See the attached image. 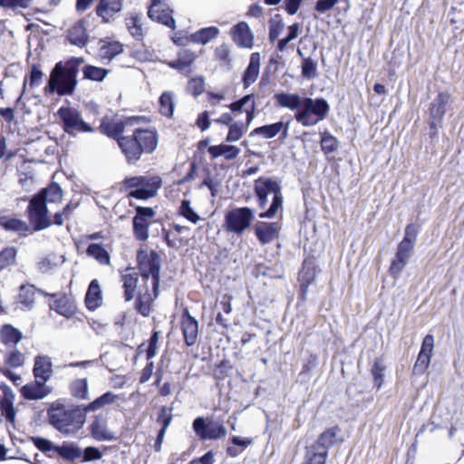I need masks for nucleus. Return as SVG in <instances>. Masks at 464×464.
Returning a JSON list of instances; mask_svg holds the SVG:
<instances>
[{
	"label": "nucleus",
	"mask_w": 464,
	"mask_h": 464,
	"mask_svg": "<svg viewBox=\"0 0 464 464\" xmlns=\"http://www.w3.org/2000/svg\"><path fill=\"white\" fill-rule=\"evenodd\" d=\"M159 339L160 332L156 330L152 331V334L148 341V347L145 351L146 359L148 361H150L157 354Z\"/></svg>",
	"instance_id": "obj_61"
},
{
	"label": "nucleus",
	"mask_w": 464,
	"mask_h": 464,
	"mask_svg": "<svg viewBox=\"0 0 464 464\" xmlns=\"http://www.w3.org/2000/svg\"><path fill=\"white\" fill-rule=\"evenodd\" d=\"M254 193L258 208L261 209L266 208L267 197L269 194H273L270 207L266 211L259 213L260 218H273L279 210H283L284 198L278 180L268 177H259L254 181Z\"/></svg>",
	"instance_id": "obj_6"
},
{
	"label": "nucleus",
	"mask_w": 464,
	"mask_h": 464,
	"mask_svg": "<svg viewBox=\"0 0 464 464\" xmlns=\"http://www.w3.org/2000/svg\"><path fill=\"white\" fill-rule=\"evenodd\" d=\"M190 228L187 226H181L179 224H170L169 229H162V237L170 248H179L188 242V238H184L182 235L188 233Z\"/></svg>",
	"instance_id": "obj_20"
},
{
	"label": "nucleus",
	"mask_w": 464,
	"mask_h": 464,
	"mask_svg": "<svg viewBox=\"0 0 464 464\" xmlns=\"http://www.w3.org/2000/svg\"><path fill=\"white\" fill-rule=\"evenodd\" d=\"M160 294V285L140 283L136 288L133 307L137 314L149 317L154 312V303Z\"/></svg>",
	"instance_id": "obj_10"
},
{
	"label": "nucleus",
	"mask_w": 464,
	"mask_h": 464,
	"mask_svg": "<svg viewBox=\"0 0 464 464\" xmlns=\"http://www.w3.org/2000/svg\"><path fill=\"white\" fill-rule=\"evenodd\" d=\"M408 262L394 256L391 261L388 269L390 276L394 279H397L401 276Z\"/></svg>",
	"instance_id": "obj_64"
},
{
	"label": "nucleus",
	"mask_w": 464,
	"mask_h": 464,
	"mask_svg": "<svg viewBox=\"0 0 464 464\" xmlns=\"http://www.w3.org/2000/svg\"><path fill=\"white\" fill-rule=\"evenodd\" d=\"M281 134L280 138L285 140L288 135V122L284 123L278 121L273 124L263 125L254 129L250 135H260L265 139H272L277 134Z\"/></svg>",
	"instance_id": "obj_26"
},
{
	"label": "nucleus",
	"mask_w": 464,
	"mask_h": 464,
	"mask_svg": "<svg viewBox=\"0 0 464 464\" xmlns=\"http://www.w3.org/2000/svg\"><path fill=\"white\" fill-rule=\"evenodd\" d=\"M233 368L229 360L224 359L216 365L214 377L218 381H223L227 377L229 371Z\"/></svg>",
	"instance_id": "obj_62"
},
{
	"label": "nucleus",
	"mask_w": 464,
	"mask_h": 464,
	"mask_svg": "<svg viewBox=\"0 0 464 464\" xmlns=\"http://www.w3.org/2000/svg\"><path fill=\"white\" fill-rule=\"evenodd\" d=\"M187 92L195 98L201 95L205 92V78L203 76H196L189 79Z\"/></svg>",
	"instance_id": "obj_54"
},
{
	"label": "nucleus",
	"mask_w": 464,
	"mask_h": 464,
	"mask_svg": "<svg viewBox=\"0 0 464 464\" xmlns=\"http://www.w3.org/2000/svg\"><path fill=\"white\" fill-rule=\"evenodd\" d=\"M214 59L221 66L229 67L231 63L229 46L226 44L218 46L214 51Z\"/></svg>",
	"instance_id": "obj_55"
},
{
	"label": "nucleus",
	"mask_w": 464,
	"mask_h": 464,
	"mask_svg": "<svg viewBox=\"0 0 464 464\" xmlns=\"http://www.w3.org/2000/svg\"><path fill=\"white\" fill-rule=\"evenodd\" d=\"M305 262L303 264L302 269L298 273L297 281L299 283V299L302 302L306 301L308 288L315 280V271L314 268H306Z\"/></svg>",
	"instance_id": "obj_31"
},
{
	"label": "nucleus",
	"mask_w": 464,
	"mask_h": 464,
	"mask_svg": "<svg viewBox=\"0 0 464 464\" xmlns=\"http://www.w3.org/2000/svg\"><path fill=\"white\" fill-rule=\"evenodd\" d=\"M219 34V30L216 26L201 28L193 35V41L201 44H206L212 39L216 38Z\"/></svg>",
	"instance_id": "obj_46"
},
{
	"label": "nucleus",
	"mask_w": 464,
	"mask_h": 464,
	"mask_svg": "<svg viewBox=\"0 0 464 464\" xmlns=\"http://www.w3.org/2000/svg\"><path fill=\"white\" fill-rule=\"evenodd\" d=\"M276 105L295 111V119L304 127L314 126L329 114L330 106L324 98L301 97L297 93L277 92L274 95Z\"/></svg>",
	"instance_id": "obj_3"
},
{
	"label": "nucleus",
	"mask_w": 464,
	"mask_h": 464,
	"mask_svg": "<svg viewBox=\"0 0 464 464\" xmlns=\"http://www.w3.org/2000/svg\"><path fill=\"white\" fill-rule=\"evenodd\" d=\"M91 436L99 441L111 440L113 436L107 429L106 420L96 417L89 426Z\"/></svg>",
	"instance_id": "obj_32"
},
{
	"label": "nucleus",
	"mask_w": 464,
	"mask_h": 464,
	"mask_svg": "<svg viewBox=\"0 0 464 464\" xmlns=\"http://www.w3.org/2000/svg\"><path fill=\"white\" fill-rule=\"evenodd\" d=\"M297 53L303 58L301 63L302 75L304 78L312 80L317 76V63L311 57H304L300 49Z\"/></svg>",
	"instance_id": "obj_43"
},
{
	"label": "nucleus",
	"mask_w": 464,
	"mask_h": 464,
	"mask_svg": "<svg viewBox=\"0 0 464 464\" xmlns=\"http://www.w3.org/2000/svg\"><path fill=\"white\" fill-rule=\"evenodd\" d=\"M100 51L103 58L111 60L123 52V45L116 41L107 42L101 46Z\"/></svg>",
	"instance_id": "obj_51"
},
{
	"label": "nucleus",
	"mask_w": 464,
	"mask_h": 464,
	"mask_svg": "<svg viewBox=\"0 0 464 464\" xmlns=\"http://www.w3.org/2000/svg\"><path fill=\"white\" fill-rule=\"evenodd\" d=\"M17 253L15 246H5L0 251V272L16 266Z\"/></svg>",
	"instance_id": "obj_40"
},
{
	"label": "nucleus",
	"mask_w": 464,
	"mask_h": 464,
	"mask_svg": "<svg viewBox=\"0 0 464 464\" xmlns=\"http://www.w3.org/2000/svg\"><path fill=\"white\" fill-rule=\"evenodd\" d=\"M431 355L419 352L417 360L413 365V372L418 374H423L430 363Z\"/></svg>",
	"instance_id": "obj_59"
},
{
	"label": "nucleus",
	"mask_w": 464,
	"mask_h": 464,
	"mask_svg": "<svg viewBox=\"0 0 464 464\" xmlns=\"http://www.w3.org/2000/svg\"><path fill=\"white\" fill-rule=\"evenodd\" d=\"M159 111L161 115L171 118L174 111L173 94L170 92H164L159 99Z\"/></svg>",
	"instance_id": "obj_42"
},
{
	"label": "nucleus",
	"mask_w": 464,
	"mask_h": 464,
	"mask_svg": "<svg viewBox=\"0 0 464 464\" xmlns=\"http://www.w3.org/2000/svg\"><path fill=\"white\" fill-rule=\"evenodd\" d=\"M54 451L63 459L73 461L82 456V450L74 443L63 442L56 446Z\"/></svg>",
	"instance_id": "obj_39"
},
{
	"label": "nucleus",
	"mask_w": 464,
	"mask_h": 464,
	"mask_svg": "<svg viewBox=\"0 0 464 464\" xmlns=\"http://www.w3.org/2000/svg\"><path fill=\"white\" fill-rule=\"evenodd\" d=\"M253 219L254 214L250 208H235L226 213L224 228L227 232L241 235L250 227Z\"/></svg>",
	"instance_id": "obj_11"
},
{
	"label": "nucleus",
	"mask_w": 464,
	"mask_h": 464,
	"mask_svg": "<svg viewBox=\"0 0 464 464\" xmlns=\"http://www.w3.org/2000/svg\"><path fill=\"white\" fill-rule=\"evenodd\" d=\"M177 214L192 224H197L200 220L199 215L193 209L188 199L181 200Z\"/></svg>",
	"instance_id": "obj_45"
},
{
	"label": "nucleus",
	"mask_w": 464,
	"mask_h": 464,
	"mask_svg": "<svg viewBox=\"0 0 464 464\" xmlns=\"http://www.w3.org/2000/svg\"><path fill=\"white\" fill-rule=\"evenodd\" d=\"M197 55L194 52L188 50V63L181 61V59L178 56V58L169 63V67L178 70L179 72L184 71L185 69H188L193 63L195 62Z\"/></svg>",
	"instance_id": "obj_60"
},
{
	"label": "nucleus",
	"mask_w": 464,
	"mask_h": 464,
	"mask_svg": "<svg viewBox=\"0 0 464 464\" xmlns=\"http://www.w3.org/2000/svg\"><path fill=\"white\" fill-rule=\"evenodd\" d=\"M260 67V54L259 53H253L250 55V60L247 67L243 72L242 82L245 89L253 84L259 74Z\"/></svg>",
	"instance_id": "obj_30"
},
{
	"label": "nucleus",
	"mask_w": 464,
	"mask_h": 464,
	"mask_svg": "<svg viewBox=\"0 0 464 464\" xmlns=\"http://www.w3.org/2000/svg\"><path fill=\"white\" fill-rule=\"evenodd\" d=\"M386 366L382 357L374 359L370 372L372 377L373 387L380 390L384 383Z\"/></svg>",
	"instance_id": "obj_35"
},
{
	"label": "nucleus",
	"mask_w": 464,
	"mask_h": 464,
	"mask_svg": "<svg viewBox=\"0 0 464 464\" xmlns=\"http://www.w3.org/2000/svg\"><path fill=\"white\" fill-rule=\"evenodd\" d=\"M33 373L35 380L46 382L52 376V362L46 355H38L34 358Z\"/></svg>",
	"instance_id": "obj_28"
},
{
	"label": "nucleus",
	"mask_w": 464,
	"mask_h": 464,
	"mask_svg": "<svg viewBox=\"0 0 464 464\" xmlns=\"http://www.w3.org/2000/svg\"><path fill=\"white\" fill-rule=\"evenodd\" d=\"M84 304L89 311H95L102 304V294L97 279H92L84 297Z\"/></svg>",
	"instance_id": "obj_27"
},
{
	"label": "nucleus",
	"mask_w": 464,
	"mask_h": 464,
	"mask_svg": "<svg viewBox=\"0 0 464 464\" xmlns=\"http://www.w3.org/2000/svg\"><path fill=\"white\" fill-rule=\"evenodd\" d=\"M117 396L111 392H107L103 393L102 396L98 397L92 402H90L85 408L84 411H94L101 408H103L105 405L111 404L115 401Z\"/></svg>",
	"instance_id": "obj_49"
},
{
	"label": "nucleus",
	"mask_w": 464,
	"mask_h": 464,
	"mask_svg": "<svg viewBox=\"0 0 464 464\" xmlns=\"http://www.w3.org/2000/svg\"><path fill=\"white\" fill-rule=\"evenodd\" d=\"M24 354L17 350L11 352L5 359V364L10 368L21 367L24 365Z\"/></svg>",
	"instance_id": "obj_63"
},
{
	"label": "nucleus",
	"mask_w": 464,
	"mask_h": 464,
	"mask_svg": "<svg viewBox=\"0 0 464 464\" xmlns=\"http://www.w3.org/2000/svg\"><path fill=\"white\" fill-rule=\"evenodd\" d=\"M49 423L63 433H72L82 428L84 413L74 407H68L59 401L53 402L47 410Z\"/></svg>",
	"instance_id": "obj_7"
},
{
	"label": "nucleus",
	"mask_w": 464,
	"mask_h": 464,
	"mask_svg": "<svg viewBox=\"0 0 464 464\" xmlns=\"http://www.w3.org/2000/svg\"><path fill=\"white\" fill-rule=\"evenodd\" d=\"M340 431L341 430L338 425L328 428L318 436L317 440L313 444L321 450H325L328 453V450L331 447L342 441V440L338 439Z\"/></svg>",
	"instance_id": "obj_29"
},
{
	"label": "nucleus",
	"mask_w": 464,
	"mask_h": 464,
	"mask_svg": "<svg viewBox=\"0 0 464 464\" xmlns=\"http://www.w3.org/2000/svg\"><path fill=\"white\" fill-rule=\"evenodd\" d=\"M82 58L72 57L55 63L47 84L44 88L45 96L57 93L59 96L72 95L77 86V74Z\"/></svg>",
	"instance_id": "obj_5"
},
{
	"label": "nucleus",
	"mask_w": 464,
	"mask_h": 464,
	"mask_svg": "<svg viewBox=\"0 0 464 464\" xmlns=\"http://www.w3.org/2000/svg\"><path fill=\"white\" fill-rule=\"evenodd\" d=\"M86 255L94 258L99 264L102 266L111 265V256L101 244H90L86 249Z\"/></svg>",
	"instance_id": "obj_36"
},
{
	"label": "nucleus",
	"mask_w": 464,
	"mask_h": 464,
	"mask_svg": "<svg viewBox=\"0 0 464 464\" xmlns=\"http://www.w3.org/2000/svg\"><path fill=\"white\" fill-rule=\"evenodd\" d=\"M230 34L234 43L241 48H251L254 44L253 34L246 22H239L235 24Z\"/></svg>",
	"instance_id": "obj_22"
},
{
	"label": "nucleus",
	"mask_w": 464,
	"mask_h": 464,
	"mask_svg": "<svg viewBox=\"0 0 464 464\" xmlns=\"http://www.w3.org/2000/svg\"><path fill=\"white\" fill-rule=\"evenodd\" d=\"M450 94L447 92H440L434 101L430 104L429 126L431 130L430 137L437 135V126L442 123L447 111V105L450 102Z\"/></svg>",
	"instance_id": "obj_15"
},
{
	"label": "nucleus",
	"mask_w": 464,
	"mask_h": 464,
	"mask_svg": "<svg viewBox=\"0 0 464 464\" xmlns=\"http://www.w3.org/2000/svg\"><path fill=\"white\" fill-rule=\"evenodd\" d=\"M320 135L321 150L324 155H329L338 149L339 141L334 135L328 131H324Z\"/></svg>",
	"instance_id": "obj_48"
},
{
	"label": "nucleus",
	"mask_w": 464,
	"mask_h": 464,
	"mask_svg": "<svg viewBox=\"0 0 464 464\" xmlns=\"http://www.w3.org/2000/svg\"><path fill=\"white\" fill-rule=\"evenodd\" d=\"M64 132L71 136L79 133H92L95 129L83 121L81 112L74 107L62 106L57 111Z\"/></svg>",
	"instance_id": "obj_9"
},
{
	"label": "nucleus",
	"mask_w": 464,
	"mask_h": 464,
	"mask_svg": "<svg viewBox=\"0 0 464 464\" xmlns=\"http://www.w3.org/2000/svg\"><path fill=\"white\" fill-rule=\"evenodd\" d=\"M419 231H420L419 225H416L413 223L408 224L405 227L404 237L399 244H401L403 246H409V247H411L414 249Z\"/></svg>",
	"instance_id": "obj_52"
},
{
	"label": "nucleus",
	"mask_w": 464,
	"mask_h": 464,
	"mask_svg": "<svg viewBox=\"0 0 464 464\" xmlns=\"http://www.w3.org/2000/svg\"><path fill=\"white\" fill-rule=\"evenodd\" d=\"M156 212L150 207L137 206L132 218V232L136 240L144 242L149 238V228L155 222Z\"/></svg>",
	"instance_id": "obj_12"
},
{
	"label": "nucleus",
	"mask_w": 464,
	"mask_h": 464,
	"mask_svg": "<svg viewBox=\"0 0 464 464\" xmlns=\"http://www.w3.org/2000/svg\"><path fill=\"white\" fill-rule=\"evenodd\" d=\"M229 440L234 446H228L227 448V454L232 458L237 457L245 449L253 443V439L240 438L238 436H233Z\"/></svg>",
	"instance_id": "obj_41"
},
{
	"label": "nucleus",
	"mask_w": 464,
	"mask_h": 464,
	"mask_svg": "<svg viewBox=\"0 0 464 464\" xmlns=\"http://www.w3.org/2000/svg\"><path fill=\"white\" fill-rule=\"evenodd\" d=\"M22 337V333L11 324H5L0 330L1 341L5 345H15Z\"/></svg>",
	"instance_id": "obj_38"
},
{
	"label": "nucleus",
	"mask_w": 464,
	"mask_h": 464,
	"mask_svg": "<svg viewBox=\"0 0 464 464\" xmlns=\"http://www.w3.org/2000/svg\"><path fill=\"white\" fill-rule=\"evenodd\" d=\"M63 197V192L61 186L53 181L29 199L25 213L34 231L47 228L50 224L47 220V214H49L47 203L59 204L62 202Z\"/></svg>",
	"instance_id": "obj_4"
},
{
	"label": "nucleus",
	"mask_w": 464,
	"mask_h": 464,
	"mask_svg": "<svg viewBox=\"0 0 464 464\" xmlns=\"http://www.w3.org/2000/svg\"><path fill=\"white\" fill-rule=\"evenodd\" d=\"M193 430L202 440H220L227 436V430L223 423L209 420L206 422L203 417H198L193 420Z\"/></svg>",
	"instance_id": "obj_13"
},
{
	"label": "nucleus",
	"mask_w": 464,
	"mask_h": 464,
	"mask_svg": "<svg viewBox=\"0 0 464 464\" xmlns=\"http://www.w3.org/2000/svg\"><path fill=\"white\" fill-rule=\"evenodd\" d=\"M0 389L3 392V397L0 399L1 414L8 422L14 423L16 414L14 407V394L12 389L5 383H1Z\"/></svg>",
	"instance_id": "obj_23"
},
{
	"label": "nucleus",
	"mask_w": 464,
	"mask_h": 464,
	"mask_svg": "<svg viewBox=\"0 0 464 464\" xmlns=\"http://www.w3.org/2000/svg\"><path fill=\"white\" fill-rule=\"evenodd\" d=\"M0 227L7 232L14 233L20 237H25L34 231L30 223H26L24 220L18 218L14 215L0 216Z\"/></svg>",
	"instance_id": "obj_19"
},
{
	"label": "nucleus",
	"mask_w": 464,
	"mask_h": 464,
	"mask_svg": "<svg viewBox=\"0 0 464 464\" xmlns=\"http://www.w3.org/2000/svg\"><path fill=\"white\" fill-rule=\"evenodd\" d=\"M44 72L41 70L40 65L32 64L30 67V73L28 79L25 78L24 82V88L28 83L30 89H34L39 86L42 82Z\"/></svg>",
	"instance_id": "obj_53"
},
{
	"label": "nucleus",
	"mask_w": 464,
	"mask_h": 464,
	"mask_svg": "<svg viewBox=\"0 0 464 464\" xmlns=\"http://www.w3.org/2000/svg\"><path fill=\"white\" fill-rule=\"evenodd\" d=\"M70 393L73 398L84 400L88 397L87 379H76L70 384Z\"/></svg>",
	"instance_id": "obj_47"
},
{
	"label": "nucleus",
	"mask_w": 464,
	"mask_h": 464,
	"mask_svg": "<svg viewBox=\"0 0 464 464\" xmlns=\"http://www.w3.org/2000/svg\"><path fill=\"white\" fill-rule=\"evenodd\" d=\"M41 291L43 290L37 288L34 285H22L19 288L18 302L22 305L31 308L34 304L36 294L41 295Z\"/></svg>",
	"instance_id": "obj_34"
},
{
	"label": "nucleus",
	"mask_w": 464,
	"mask_h": 464,
	"mask_svg": "<svg viewBox=\"0 0 464 464\" xmlns=\"http://www.w3.org/2000/svg\"><path fill=\"white\" fill-rule=\"evenodd\" d=\"M318 365V355L316 353H310L307 358H305L302 363V369L299 372L300 376H309L311 372L315 369Z\"/></svg>",
	"instance_id": "obj_58"
},
{
	"label": "nucleus",
	"mask_w": 464,
	"mask_h": 464,
	"mask_svg": "<svg viewBox=\"0 0 464 464\" xmlns=\"http://www.w3.org/2000/svg\"><path fill=\"white\" fill-rule=\"evenodd\" d=\"M41 295L53 300L49 307L58 314L72 318L77 314L76 303L71 295L61 292L50 294L45 291H41Z\"/></svg>",
	"instance_id": "obj_14"
},
{
	"label": "nucleus",
	"mask_w": 464,
	"mask_h": 464,
	"mask_svg": "<svg viewBox=\"0 0 464 464\" xmlns=\"http://www.w3.org/2000/svg\"><path fill=\"white\" fill-rule=\"evenodd\" d=\"M282 226L279 222L258 221L254 233L261 245H267L279 238Z\"/></svg>",
	"instance_id": "obj_18"
},
{
	"label": "nucleus",
	"mask_w": 464,
	"mask_h": 464,
	"mask_svg": "<svg viewBox=\"0 0 464 464\" xmlns=\"http://www.w3.org/2000/svg\"><path fill=\"white\" fill-rule=\"evenodd\" d=\"M171 411L172 408L167 406L160 407L156 420L157 423L161 426L160 430L166 432L173 418Z\"/></svg>",
	"instance_id": "obj_56"
},
{
	"label": "nucleus",
	"mask_w": 464,
	"mask_h": 464,
	"mask_svg": "<svg viewBox=\"0 0 464 464\" xmlns=\"http://www.w3.org/2000/svg\"><path fill=\"white\" fill-rule=\"evenodd\" d=\"M208 152L211 159L224 156L227 160H231L238 156L240 150L234 145L220 144L208 147Z\"/></svg>",
	"instance_id": "obj_33"
},
{
	"label": "nucleus",
	"mask_w": 464,
	"mask_h": 464,
	"mask_svg": "<svg viewBox=\"0 0 464 464\" xmlns=\"http://www.w3.org/2000/svg\"><path fill=\"white\" fill-rule=\"evenodd\" d=\"M83 77L85 79L94 81V82H102L109 73V70L102 67H97L94 65H85L82 69Z\"/></svg>",
	"instance_id": "obj_50"
},
{
	"label": "nucleus",
	"mask_w": 464,
	"mask_h": 464,
	"mask_svg": "<svg viewBox=\"0 0 464 464\" xmlns=\"http://www.w3.org/2000/svg\"><path fill=\"white\" fill-rule=\"evenodd\" d=\"M20 392L25 400L35 401L46 397L51 392V389L45 385V382L35 380L24 385Z\"/></svg>",
	"instance_id": "obj_25"
},
{
	"label": "nucleus",
	"mask_w": 464,
	"mask_h": 464,
	"mask_svg": "<svg viewBox=\"0 0 464 464\" xmlns=\"http://www.w3.org/2000/svg\"><path fill=\"white\" fill-rule=\"evenodd\" d=\"M328 453L312 444L306 449L304 459L302 464H325Z\"/></svg>",
	"instance_id": "obj_37"
},
{
	"label": "nucleus",
	"mask_w": 464,
	"mask_h": 464,
	"mask_svg": "<svg viewBox=\"0 0 464 464\" xmlns=\"http://www.w3.org/2000/svg\"><path fill=\"white\" fill-rule=\"evenodd\" d=\"M125 22L129 33L134 38L141 40L143 37V30L140 23V15L139 14H131L126 17Z\"/></svg>",
	"instance_id": "obj_44"
},
{
	"label": "nucleus",
	"mask_w": 464,
	"mask_h": 464,
	"mask_svg": "<svg viewBox=\"0 0 464 464\" xmlns=\"http://www.w3.org/2000/svg\"><path fill=\"white\" fill-rule=\"evenodd\" d=\"M122 6L123 0H99L95 14L102 24H109L121 11Z\"/></svg>",
	"instance_id": "obj_21"
},
{
	"label": "nucleus",
	"mask_w": 464,
	"mask_h": 464,
	"mask_svg": "<svg viewBox=\"0 0 464 464\" xmlns=\"http://www.w3.org/2000/svg\"><path fill=\"white\" fill-rule=\"evenodd\" d=\"M162 186V179L158 174L126 177L121 182V189L128 198L139 200H148L154 198Z\"/></svg>",
	"instance_id": "obj_8"
},
{
	"label": "nucleus",
	"mask_w": 464,
	"mask_h": 464,
	"mask_svg": "<svg viewBox=\"0 0 464 464\" xmlns=\"http://www.w3.org/2000/svg\"><path fill=\"white\" fill-rule=\"evenodd\" d=\"M146 120L140 115L121 119L105 115L97 130L117 142L127 164L135 165L143 155L154 153L159 146L160 136L154 127H134Z\"/></svg>",
	"instance_id": "obj_1"
},
{
	"label": "nucleus",
	"mask_w": 464,
	"mask_h": 464,
	"mask_svg": "<svg viewBox=\"0 0 464 464\" xmlns=\"http://www.w3.org/2000/svg\"><path fill=\"white\" fill-rule=\"evenodd\" d=\"M85 24L84 19H80L68 29L66 38L70 44L78 47H84L88 44L89 35Z\"/></svg>",
	"instance_id": "obj_24"
},
{
	"label": "nucleus",
	"mask_w": 464,
	"mask_h": 464,
	"mask_svg": "<svg viewBox=\"0 0 464 464\" xmlns=\"http://www.w3.org/2000/svg\"><path fill=\"white\" fill-rule=\"evenodd\" d=\"M246 127L242 122H234L228 127L226 141L234 142L239 140L246 130Z\"/></svg>",
	"instance_id": "obj_57"
},
{
	"label": "nucleus",
	"mask_w": 464,
	"mask_h": 464,
	"mask_svg": "<svg viewBox=\"0 0 464 464\" xmlns=\"http://www.w3.org/2000/svg\"><path fill=\"white\" fill-rule=\"evenodd\" d=\"M180 330L187 346H193L198 338V322L189 313L188 307L182 309L179 320Z\"/></svg>",
	"instance_id": "obj_16"
},
{
	"label": "nucleus",
	"mask_w": 464,
	"mask_h": 464,
	"mask_svg": "<svg viewBox=\"0 0 464 464\" xmlns=\"http://www.w3.org/2000/svg\"><path fill=\"white\" fill-rule=\"evenodd\" d=\"M136 263L138 271L128 267L121 274L125 302L134 299L140 277L142 283H160L161 257L157 251L140 246L136 253Z\"/></svg>",
	"instance_id": "obj_2"
},
{
	"label": "nucleus",
	"mask_w": 464,
	"mask_h": 464,
	"mask_svg": "<svg viewBox=\"0 0 464 464\" xmlns=\"http://www.w3.org/2000/svg\"><path fill=\"white\" fill-rule=\"evenodd\" d=\"M172 13V9L163 0H152L148 9V16L151 20L170 29H174L176 26Z\"/></svg>",
	"instance_id": "obj_17"
}]
</instances>
